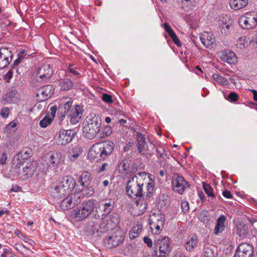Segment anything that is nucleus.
<instances>
[{"instance_id": "obj_48", "label": "nucleus", "mask_w": 257, "mask_h": 257, "mask_svg": "<svg viewBox=\"0 0 257 257\" xmlns=\"http://www.w3.org/2000/svg\"><path fill=\"white\" fill-rule=\"evenodd\" d=\"M52 118L49 115H46L39 122V125L41 127H46L48 125L52 122Z\"/></svg>"}, {"instance_id": "obj_46", "label": "nucleus", "mask_w": 257, "mask_h": 257, "mask_svg": "<svg viewBox=\"0 0 257 257\" xmlns=\"http://www.w3.org/2000/svg\"><path fill=\"white\" fill-rule=\"evenodd\" d=\"M130 161L127 159H123L118 165V170L119 172H123L124 171L127 170L129 168Z\"/></svg>"}, {"instance_id": "obj_7", "label": "nucleus", "mask_w": 257, "mask_h": 257, "mask_svg": "<svg viewBox=\"0 0 257 257\" xmlns=\"http://www.w3.org/2000/svg\"><path fill=\"white\" fill-rule=\"evenodd\" d=\"M119 220L117 215H110L108 218L101 219L98 221V227L100 233H104L113 229L118 223Z\"/></svg>"}, {"instance_id": "obj_12", "label": "nucleus", "mask_w": 257, "mask_h": 257, "mask_svg": "<svg viewBox=\"0 0 257 257\" xmlns=\"http://www.w3.org/2000/svg\"><path fill=\"white\" fill-rule=\"evenodd\" d=\"M254 255L253 246L247 243H242L236 250L235 257H252Z\"/></svg>"}, {"instance_id": "obj_24", "label": "nucleus", "mask_w": 257, "mask_h": 257, "mask_svg": "<svg viewBox=\"0 0 257 257\" xmlns=\"http://www.w3.org/2000/svg\"><path fill=\"white\" fill-rule=\"evenodd\" d=\"M100 127L95 125H86L83 130V133L86 138L92 140L98 136L100 131Z\"/></svg>"}, {"instance_id": "obj_50", "label": "nucleus", "mask_w": 257, "mask_h": 257, "mask_svg": "<svg viewBox=\"0 0 257 257\" xmlns=\"http://www.w3.org/2000/svg\"><path fill=\"white\" fill-rule=\"evenodd\" d=\"M238 99L239 95L235 92H230L227 96V98H226L227 100L231 102H235L238 100Z\"/></svg>"}, {"instance_id": "obj_27", "label": "nucleus", "mask_w": 257, "mask_h": 257, "mask_svg": "<svg viewBox=\"0 0 257 257\" xmlns=\"http://www.w3.org/2000/svg\"><path fill=\"white\" fill-rule=\"evenodd\" d=\"M178 6L180 9L186 12L193 11L196 7L195 0H179Z\"/></svg>"}, {"instance_id": "obj_45", "label": "nucleus", "mask_w": 257, "mask_h": 257, "mask_svg": "<svg viewBox=\"0 0 257 257\" xmlns=\"http://www.w3.org/2000/svg\"><path fill=\"white\" fill-rule=\"evenodd\" d=\"M212 78L214 80L222 85H226L228 83L226 78L218 74H213Z\"/></svg>"}, {"instance_id": "obj_42", "label": "nucleus", "mask_w": 257, "mask_h": 257, "mask_svg": "<svg viewBox=\"0 0 257 257\" xmlns=\"http://www.w3.org/2000/svg\"><path fill=\"white\" fill-rule=\"evenodd\" d=\"M143 226L141 224H138L133 227L130 231L129 235L131 239H134L139 236L142 232Z\"/></svg>"}, {"instance_id": "obj_25", "label": "nucleus", "mask_w": 257, "mask_h": 257, "mask_svg": "<svg viewBox=\"0 0 257 257\" xmlns=\"http://www.w3.org/2000/svg\"><path fill=\"white\" fill-rule=\"evenodd\" d=\"M72 103V98L69 97H63L60 100V108L62 110H64V114L61 116V118L65 117V115L67 114L70 111V109L73 107Z\"/></svg>"}, {"instance_id": "obj_13", "label": "nucleus", "mask_w": 257, "mask_h": 257, "mask_svg": "<svg viewBox=\"0 0 257 257\" xmlns=\"http://www.w3.org/2000/svg\"><path fill=\"white\" fill-rule=\"evenodd\" d=\"M53 73L52 67L50 64H44L38 69L37 77L38 81L46 82L51 77Z\"/></svg>"}, {"instance_id": "obj_15", "label": "nucleus", "mask_w": 257, "mask_h": 257, "mask_svg": "<svg viewBox=\"0 0 257 257\" xmlns=\"http://www.w3.org/2000/svg\"><path fill=\"white\" fill-rule=\"evenodd\" d=\"M137 148L141 155H148L150 153L145 136L140 132H136Z\"/></svg>"}, {"instance_id": "obj_55", "label": "nucleus", "mask_w": 257, "mask_h": 257, "mask_svg": "<svg viewBox=\"0 0 257 257\" xmlns=\"http://www.w3.org/2000/svg\"><path fill=\"white\" fill-rule=\"evenodd\" d=\"M181 208L184 212L188 211L189 209V204L186 200H183L181 202Z\"/></svg>"}, {"instance_id": "obj_22", "label": "nucleus", "mask_w": 257, "mask_h": 257, "mask_svg": "<svg viewBox=\"0 0 257 257\" xmlns=\"http://www.w3.org/2000/svg\"><path fill=\"white\" fill-rule=\"evenodd\" d=\"M122 240V235L117 233H113L105 238V245L107 248L116 246Z\"/></svg>"}, {"instance_id": "obj_37", "label": "nucleus", "mask_w": 257, "mask_h": 257, "mask_svg": "<svg viewBox=\"0 0 257 257\" xmlns=\"http://www.w3.org/2000/svg\"><path fill=\"white\" fill-rule=\"evenodd\" d=\"M86 121L87 125H95L100 127V118L98 115L92 113H90L86 117Z\"/></svg>"}, {"instance_id": "obj_23", "label": "nucleus", "mask_w": 257, "mask_h": 257, "mask_svg": "<svg viewBox=\"0 0 257 257\" xmlns=\"http://www.w3.org/2000/svg\"><path fill=\"white\" fill-rule=\"evenodd\" d=\"M83 231L88 236L94 235L95 234L99 235V233L100 231L98 227V222L89 221L87 222L85 225Z\"/></svg>"}, {"instance_id": "obj_49", "label": "nucleus", "mask_w": 257, "mask_h": 257, "mask_svg": "<svg viewBox=\"0 0 257 257\" xmlns=\"http://www.w3.org/2000/svg\"><path fill=\"white\" fill-rule=\"evenodd\" d=\"M112 133V128L110 126L108 125H106L105 127H104L103 130V135L101 136V135H98L97 138H104L105 137H108Z\"/></svg>"}, {"instance_id": "obj_59", "label": "nucleus", "mask_w": 257, "mask_h": 257, "mask_svg": "<svg viewBox=\"0 0 257 257\" xmlns=\"http://www.w3.org/2000/svg\"><path fill=\"white\" fill-rule=\"evenodd\" d=\"M8 159V156L6 153H3L0 157V164L5 165L6 164Z\"/></svg>"}, {"instance_id": "obj_47", "label": "nucleus", "mask_w": 257, "mask_h": 257, "mask_svg": "<svg viewBox=\"0 0 257 257\" xmlns=\"http://www.w3.org/2000/svg\"><path fill=\"white\" fill-rule=\"evenodd\" d=\"M203 188L206 194L209 197H214L215 195L213 192V188L208 184L203 183Z\"/></svg>"}, {"instance_id": "obj_54", "label": "nucleus", "mask_w": 257, "mask_h": 257, "mask_svg": "<svg viewBox=\"0 0 257 257\" xmlns=\"http://www.w3.org/2000/svg\"><path fill=\"white\" fill-rule=\"evenodd\" d=\"M203 257H214L213 249L210 247H206L205 249Z\"/></svg>"}, {"instance_id": "obj_34", "label": "nucleus", "mask_w": 257, "mask_h": 257, "mask_svg": "<svg viewBox=\"0 0 257 257\" xmlns=\"http://www.w3.org/2000/svg\"><path fill=\"white\" fill-rule=\"evenodd\" d=\"M164 28L166 32L168 33L174 43L178 47L181 46V43L175 34L174 30L170 27L168 23H165L164 24Z\"/></svg>"}, {"instance_id": "obj_10", "label": "nucleus", "mask_w": 257, "mask_h": 257, "mask_svg": "<svg viewBox=\"0 0 257 257\" xmlns=\"http://www.w3.org/2000/svg\"><path fill=\"white\" fill-rule=\"evenodd\" d=\"M76 133L72 130H63L57 133L54 140L59 145H66L70 143Z\"/></svg>"}, {"instance_id": "obj_8", "label": "nucleus", "mask_w": 257, "mask_h": 257, "mask_svg": "<svg viewBox=\"0 0 257 257\" xmlns=\"http://www.w3.org/2000/svg\"><path fill=\"white\" fill-rule=\"evenodd\" d=\"M169 239L168 237H164L161 239H158L155 247L156 250H155L156 257H166L170 252L169 247Z\"/></svg>"}, {"instance_id": "obj_26", "label": "nucleus", "mask_w": 257, "mask_h": 257, "mask_svg": "<svg viewBox=\"0 0 257 257\" xmlns=\"http://www.w3.org/2000/svg\"><path fill=\"white\" fill-rule=\"evenodd\" d=\"M200 38L202 44L207 48H211L215 42V37L210 32H204L200 35Z\"/></svg>"}, {"instance_id": "obj_53", "label": "nucleus", "mask_w": 257, "mask_h": 257, "mask_svg": "<svg viewBox=\"0 0 257 257\" xmlns=\"http://www.w3.org/2000/svg\"><path fill=\"white\" fill-rule=\"evenodd\" d=\"M78 68L74 67L73 64H70L68 67V71L75 76L80 75V73L77 71Z\"/></svg>"}, {"instance_id": "obj_9", "label": "nucleus", "mask_w": 257, "mask_h": 257, "mask_svg": "<svg viewBox=\"0 0 257 257\" xmlns=\"http://www.w3.org/2000/svg\"><path fill=\"white\" fill-rule=\"evenodd\" d=\"M44 160L48 167L57 168L60 164L64 161L63 155L57 151L49 152L44 157Z\"/></svg>"}, {"instance_id": "obj_6", "label": "nucleus", "mask_w": 257, "mask_h": 257, "mask_svg": "<svg viewBox=\"0 0 257 257\" xmlns=\"http://www.w3.org/2000/svg\"><path fill=\"white\" fill-rule=\"evenodd\" d=\"M165 215L162 213H154L150 215V228L155 234L160 233L165 224Z\"/></svg>"}, {"instance_id": "obj_18", "label": "nucleus", "mask_w": 257, "mask_h": 257, "mask_svg": "<svg viewBox=\"0 0 257 257\" xmlns=\"http://www.w3.org/2000/svg\"><path fill=\"white\" fill-rule=\"evenodd\" d=\"M20 99V95L17 90L14 88L9 89L1 99V103L5 105L9 103H14Z\"/></svg>"}, {"instance_id": "obj_21", "label": "nucleus", "mask_w": 257, "mask_h": 257, "mask_svg": "<svg viewBox=\"0 0 257 257\" xmlns=\"http://www.w3.org/2000/svg\"><path fill=\"white\" fill-rule=\"evenodd\" d=\"M34 166L31 162L27 163L25 167H23L22 170L19 169V175L22 180H25L31 177L34 173Z\"/></svg>"}, {"instance_id": "obj_56", "label": "nucleus", "mask_w": 257, "mask_h": 257, "mask_svg": "<svg viewBox=\"0 0 257 257\" xmlns=\"http://www.w3.org/2000/svg\"><path fill=\"white\" fill-rule=\"evenodd\" d=\"M108 166V164L107 163H103L101 166H99L97 169V172L98 173H102L105 171Z\"/></svg>"}, {"instance_id": "obj_36", "label": "nucleus", "mask_w": 257, "mask_h": 257, "mask_svg": "<svg viewBox=\"0 0 257 257\" xmlns=\"http://www.w3.org/2000/svg\"><path fill=\"white\" fill-rule=\"evenodd\" d=\"M248 0H230L229 6L231 9L237 11L246 7Z\"/></svg>"}, {"instance_id": "obj_33", "label": "nucleus", "mask_w": 257, "mask_h": 257, "mask_svg": "<svg viewBox=\"0 0 257 257\" xmlns=\"http://www.w3.org/2000/svg\"><path fill=\"white\" fill-rule=\"evenodd\" d=\"M164 28L166 32L168 33L174 43L178 47L181 46V43L175 34L174 30L170 27L168 23H165L164 24Z\"/></svg>"}, {"instance_id": "obj_2", "label": "nucleus", "mask_w": 257, "mask_h": 257, "mask_svg": "<svg viewBox=\"0 0 257 257\" xmlns=\"http://www.w3.org/2000/svg\"><path fill=\"white\" fill-rule=\"evenodd\" d=\"M76 181L71 176H66L57 180L50 191V196L60 199L70 194L76 186Z\"/></svg>"}, {"instance_id": "obj_14", "label": "nucleus", "mask_w": 257, "mask_h": 257, "mask_svg": "<svg viewBox=\"0 0 257 257\" xmlns=\"http://www.w3.org/2000/svg\"><path fill=\"white\" fill-rule=\"evenodd\" d=\"M83 112V109L80 105L73 106L67 114V120L72 124L77 123L82 117Z\"/></svg>"}, {"instance_id": "obj_39", "label": "nucleus", "mask_w": 257, "mask_h": 257, "mask_svg": "<svg viewBox=\"0 0 257 257\" xmlns=\"http://www.w3.org/2000/svg\"><path fill=\"white\" fill-rule=\"evenodd\" d=\"M14 247L25 257L29 256L30 254H32L33 253V251L23 244L18 243H15Z\"/></svg>"}, {"instance_id": "obj_62", "label": "nucleus", "mask_w": 257, "mask_h": 257, "mask_svg": "<svg viewBox=\"0 0 257 257\" xmlns=\"http://www.w3.org/2000/svg\"><path fill=\"white\" fill-rule=\"evenodd\" d=\"M26 55V51L25 50H21L18 54V58L21 61H22Z\"/></svg>"}, {"instance_id": "obj_20", "label": "nucleus", "mask_w": 257, "mask_h": 257, "mask_svg": "<svg viewBox=\"0 0 257 257\" xmlns=\"http://www.w3.org/2000/svg\"><path fill=\"white\" fill-rule=\"evenodd\" d=\"M218 55L222 61L230 64H235L237 61L236 54L229 50L221 51L219 52Z\"/></svg>"}, {"instance_id": "obj_63", "label": "nucleus", "mask_w": 257, "mask_h": 257, "mask_svg": "<svg viewBox=\"0 0 257 257\" xmlns=\"http://www.w3.org/2000/svg\"><path fill=\"white\" fill-rule=\"evenodd\" d=\"M143 240H144V242L146 244H147V245L149 247L152 246V245H153L152 240L150 238H149L147 236H145V237H144Z\"/></svg>"}, {"instance_id": "obj_44", "label": "nucleus", "mask_w": 257, "mask_h": 257, "mask_svg": "<svg viewBox=\"0 0 257 257\" xmlns=\"http://www.w3.org/2000/svg\"><path fill=\"white\" fill-rule=\"evenodd\" d=\"M61 90L63 91H67L70 89L72 86V81L69 79H65L60 82Z\"/></svg>"}, {"instance_id": "obj_60", "label": "nucleus", "mask_w": 257, "mask_h": 257, "mask_svg": "<svg viewBox=\"0 0 257 257\" xmlns=\"http://www.w3.org/2000/svg\"><path fill=\"white\" fill-rule=\"evenodd\" d=\"M249 44L257 51V35L249 41Z\"/></svg>"}, {"instance_id": "obj_16", "label": "nucleus", "mask_w": 257, "mask_h": 257, "mask_svg": "<svg viewBox=\"0 0 257 257\" xmlns=\"http://www.w3.org/2000/svg\"><path fill=\"white\" fill-rule=\"evenodd\" d=\"M13 54L12 50L8 47L0 48V69L6 67L12 61Z\"/></svg>"}, {"instance_id": "obj_28", "label": "nucleus", "mask_w": 257, "mask_h": 257, "mask_svg": "<svg viewBox=\"0 0 257 257\" xmlns=\"http://www.w3.org/2000/svg\"><path fill=\"white\" fill-rule=\"evenodd\" d=\"M156 152L160 165L163 167L168 166L167 160L169 159V156L165 149L163 147L159 146L156 149Z\"/></svg>"}, {"instance_id": "obj_4", "label": "nucleus", "mask_w": 257, "mask_h": 257, "mask_svg": "<svg viewBox=\"0 0 257 257\" xmlns=\"http://www.w3.org/2000/svg\"><path fill=\"white\" fill-rule=\"evenodd\" d=\"M95 202L93 200L84 201L78 207L73 210L72 215L73 218L79 221L87 218L94 210Z\"/></svg>"}, {"instance_id": "obj_3", "label": "nucleus", "mask_w": 257, "mask_h": 257, "mask_svg": "<svg viewBox=\"0 0 257 257\" xmlns=\"http://www.w3.org/2000/svg\"><path fill=\"white\" fill-rule=\"evenodd\" d=\"M114 148V143L110 141L95 143L90 148L88 153V157L93 160H104L111 154Z\"/></svg>"}, {"instance_id": "obj_11", "label": "nucleus", "mask_w": 257, "mask_h": 257, "mask_svg": "<svg viewBox=\"0 0 257 257\" xmlns=\"http://www.w3.org/2000/svg\"><path fill=\"white\" fill-rule=\"evenodd\" d=\"M172 186L174 191L183 194L190 185L183 176L179 175L174 176L172 181Z\"/></svg>"}, {"instance_id": "obj_29", "label": "nucleus", "mask_w": 257, "mask_h": 257, "mask_svg": "<svg viewBox=\"0 0 257 257\" xmlns=\"http://www.w3.org/2000/svg\"><path fill=\"white\" fill-rule=\"evenodd\" d=\"M226 217L223 215H220L216 220L214 229V234L218 235L225 231Z\"/></svg>"}, {"instance_id": "obj_35", "label": "nucleus", "mask_w": 257, "mask_h": 257, "mask_svg": "<svg viewBox=\"0 0 257 257\" xmlns=\"http://www.w3.org/2000/svg\"><path fill=\"white\" fill-rule=\"evenodd\" d=\"M82 153V149L81 147L78 146L73 148L68 153L67 158L71 162H74L80 156Z\"/></svg>"}, {"instance_id": "obj_51", "label": "nucleus", "mask_w": 257, "mask_h": 257, "mask_svg": "<svg viewBox=\"0 0 257 257\" xmlns=\"http://www.w3.org/2000/svg\"><path fill=\"white\" fill-rule=\"evenodd\" d=\"M9 114L10 109L8 106L3 107L0 110V115L4 118H7Z\"/></svg>"}, {"instance_id": "obj_57", "label": "nucleus", "mask_w": 257, "mask_h": 257, "mask_svg": "<svg viewBox=\"0 0 257 257\" xmlns=\"http://www.w3.org/2000/svg\"><path fill=\"white\" fill-rule=\"evenodd\" d=\"M14 69H12V67H11V69L5 75V78L7 80L8 82L10 81L13 76Z\"/></svg>"}, {"instance_id": "obj_5", "label": "nucleus", "mask_w": 257, "mask_h": 257, "mask_svg": "<svg viewBox=\"0 0 257 257\" xmlns=\"http://www.w3.org/2000/svg\"><path fill=\"white\" fill-rule=\"evenodd\" d=\"M239 26L244 30H249L257 26V13L249 11L240 16L238 20Z\"/></svg>"}, {"instance_id": "obj_19", "label": "nucleus", "mask_w": 257, "mask_h": 257, "mask_svg": "<svg viewBox=\"0 0 257 257\" xmlns=\"http://www.w3.org/2000/svg\"><path fill=\"white\" fill-rule=\"evenodd\" d=\"M53 87L51 85H47L39 88L36 93V96L39 101H44L47 100L53 93Z\"/></svg>"}, {"instance_id": "obj_43", "label": "nucleus", "mask_w": 257, "mask_h": 257, "mask_svg": "<svg viewBox=\"0 0 257 257\" xmlns=\"http://www.w3.org/2000/svg\"><path fill=\"white\" fill-rule=\"evenodd\" d=\"M15 233L20 238L24 240L25 242L28 243L31 246H34L36 243L35 242L30 238H29L26 235L23 234L20 230L17 229L15 231Z\"/></svg>"}, {"instance_id": "obj_30", "label": "nucleus", "mask_w": 257, "mask_h": 257, "mask_svg": "<svg viewBox=\"0 0 257 257\" xmlns=\"http://www.w3.org/2000/svg\"><path fill=\"white\" fill-rule=\"evenodd\" d=\"M148 206V202L144 198H140L136 201L135 207V214L140 216L143 214L146 210Z\"/></svg>"}, {"instance_id": "obj_32", "label": "nucleus", "mask_w": 257, "mask_h": 257, "mask_svg": "<svg viewBox=\"0 0 257 257\" xmlns=\"http://www.w3.org/2000/svg\"><path fill=\"white\" fill-rule=\"evenodd\" d=\"M164 28L166 32L168 33L174 43L178 47L181 46V43L175 34L174 30L170 27L168 23H165L164 24Z\"/></svg>"}, {"instance_id": "obj_64", "label": "nucleus", "mask_w": 257, "mask_h": 257, "mask_svg": "<svg viewBox=\"0 0 257 257\" xmlns=\"http://www.w3.org/2000/svg\"><path fill=\"white\" fill-rule=\"evenodd\" d=\"M222 195L226 198L231 199L233 197V195L231 192L228 190H225L222 192Z\"/></svg>"}, {"instance_id": "obj_17", "label": "nucleus", "mask_w": 257, "mask_h": 257, "mask_svg": "<svg viewBox=\"0 0 257 257\" xmlns=\"http://www.w3.org/2000/svg\"><path fill=\"white\" fill-rule=\"evenodd\" d=\"M80 202L81 199L78 193L71 194L63 200L61 206L64 210H67L73 207Z\"/></svg>"}, {"instance_id": "obj_38", "label": "nucleus", "mask_w": 257, "mask_h": 257, "mask_svg": "<svg viewBox=\"0 0 257 257\" xmlns=\"http://www.w3.org/2000/svg\"><path fill=\"white\" fill-rule=\"evenodd\" d=\"M198 240L197 236L193 235L189 237L185 243L184 246L188 251H192L197 245Z\"/></svg>"}, {"instance_id": "obj_52", "label": "nucleus", "mask_w": 257, "mask_h": 257, "mask_svg": "<svg viewBox=\"0 0 257 257\" xmlns=\"http://www.w3.org/2000/svg\"><path fill=\"white\" fill-rule=\"evenodd\" d=\"M101 98L103 101L108 104L112 103L113 102L111 95L107 93H103Z\"/></svg>"}, {"instance_id": "obj_31", "label": "nucleus", "mask_w": 257, "mask_h": 257, "mask_svg": "<svg viewBox=\"0 0 257 257\" xmlns=\"http://www.w3.org/2000/svg\"><path fill=\"white\" fill-rule=\"evenodd\" d=\"M113 208V202L109 200L108 202L103 203L101 205L100 210H101L102 214L101 215H98L99 217L101 219L105 218L111 212Z\"/></svg>"}, {"instance_id": "obj_61", "label": "nucleus", "mask_w": 257, "mask_h": 257, "mask_svg": "<svg viewBox=\"0 0 257 257\" xmlns=\"http://www.w3.org/2000/svg\"><path fill=\"white\" fill-rule=\"evenodd\" d=\"M57 110V108L56 106H51L50 108L49 114L53 118H54L56 115Z\"/></svg>"}, {"instance_id": "obj_1", "label": "nucleus", "mask_w": 257, "mask_h": 257, "mask_svg": "<svg viewBox=\"0 0 257 257\" xmlns=\"http://www.w3.org/2000/svg\"><path fill=\"white\" fill-rule=\"evenodd\" d=\"M153 191V180L145 172L138 173L127 182L126 192L132 198L148 196Z\"/></svg>"}, {"instance_id": "obj_58", "label": "nucleus", "mask_w": 257, "mask_h": 257, "mask_svg": "<svg viewBox=\"0 0 257 257\" xmlns=\"http://www.w3.org/2000/svg\"><path fill=\"white\" fill-rule=\"evenodd\" d=\"M246 43V41L244 38H239L238 40L237 45H238L240 48H242V47H245Z\"/></svg>"}, {"instance_id": "obj_40", "label": "nucleus", "mask_w": 257, "mask_h": 257, "mask_svg": "<svg viewBox=\"0 0 257 257\" xmlns=\"http://www.w3.org/2000/svg\"><path fill=\"white\" fill-rule=\"evenodd\" d=\"M234 231L240 237H244L248 232L247 225L244 223H238L235 227Z\"/></svg>"}, {"instance_id": "obj_41", "label": "nucleus", "mask_w": 257, "mask_h": 257, "mask_svg": "<svg viewBox=\"0 0 257 257\" xmlns=\"http://www.w3.org/2000/svg\"><path fill=\"white\" fill-rule=\"evenodd\" d=\"M91 179V174L88 172L84 171L80 174L78 181L83 187H84L85 183L90 181Z\"/></svg>"}]
</instances>
